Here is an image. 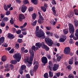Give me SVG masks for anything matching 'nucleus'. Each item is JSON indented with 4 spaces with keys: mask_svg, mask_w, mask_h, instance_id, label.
Listing matches in <instances>:
<instances>
[{
    "mask_svg": "<svg viewBox=\"0 0 78 78\" xmlns=\"http://www.w3.org/2000/svg\"><path fill=\"white\" fill-rule=\"evenodd\" d=\"M32 50H29V53L30 55V59L29 58H27V59H24L25 62H27L30 64H31L32 61L33 59V58H34V51H36V50H39V48L37 47H36L35 46H33L32 47Z\"/></svg>",
    "mask_w": 78,
    "mask_h": 78,
    "instance_id": "1",
    "label": "nucleus"
},
{
    "mask_svg": "<svg viewBox=\"0 0 78 78\" xmlns=\"http://www.w3.org/2000/svg\"><path fill=\"white\" fill-rule=\"evenodd\" d=\"M69 30L70 33L71 34L69 36L70 38H73L74 37V32L75 31V28L73 24L69 23Z\"/></svg>",
    "mask_w": 78,
    "mask_h": 78,
    "instance_id": "2",
    "label": "nucleus"
},
{
    "mask_svg": "<svg viewBox=\"0 0 78 78\" xmlns=\"http://www.w3.org/2000/svg\"><path fill=\"white\" fill-rule=\"evenodd\" d=\"M35 34L36 36L38 38H42V39H44L45 37V34L42 30H41L38 31H36Z\"/></svg>",
    "mask_w": 78,
    "mask_h": 78,
    "instance_id": "3",
    "label": "nucleus"
},
{
    "mask_svg": "<svg viewBox=\"0 0 78 78\" xmlns=\"http://www.w3.org/2000/svg\"><path fill=\"white\" fill-rule=\"evenodd\" d=\"M45 41L46 44L49 46H51L53 44V41L52 40L50 39L48 37H47L45 38Z\"/></svg>",
    "mask_w": 78,
    "mask_h": 78,
    "instance_id": "4",
    "label": "nucleus"
},
{
    "mask_svg": "<svg viewBox=\"0 0 78 78\" xmlns=\"http://www.w3.org/2000/svg\"><path fill=\"white\" fill-rule=\"evenodd\" d=\"M13 57L14 59H15L17 61V62H19L21 59V55L19 53H17L14 55Z\"/></svg>",
    "mask_w": 78,
    "mask_h": 78,
    "instance_id": "5",
    "label": "nucleus"
},
{
    "mask_svg": "<svg viewBox=\"0 0 78 78\" xmlns=\"http://www.w3.org/2000/svg\"><path fill=\"white\" fill-rule=\"evenodd\" d=\"M38 14L39 15V20H38V22L39 23H40V24H41V23H42L43 22H44V18H43V17L42 16H41V13L40 12H38Z\"/></svg>",
    "mask_w": 78,
    "mask_h": 78,
    "instance_id": "6",
    "label": "nucleus"
},
{
    "mask_svg": "<svg viewBox=\"0 0 78 78\" xmlns=\"http://www.w3.org/2000/svg\"><path fill=\"white\" fill-rule=\"evenodd\" d=\"M42 47L43 48L45 49L46 51H48L49 50V48L47 46L46 44H45V43L44 42H42Z\"/></svg>",
    "mask_w": 78,
    "mask_h": 78,
    "instance_id": "7",
    "label": "nucleus"
},
{
    "mask_svg": "<svg viewBox=\"0 0 78 78\" xmlns=\"http://www.w3.org/2000/svg\"><path fill=\"white\" fill-rule=\"evenodd\" d=\"M41 62L43 64H47L48 62V60L46 57H43L41 58Z\"/></svg>",
    "mask_w": 78,
    "mask_h": 78,
    "instance_id": "8",
    "label": "nucleus"
},
{
    "mask_svg": "<svg viewBox=\"0 0 78 78\" xmlns=\"http://www.w3.org/2000/svg\"><path fill=\"white\" fill-rule=\"evenodd\" d=\"M70 51V48L69 47H66L64 49V53L65 54H69Z\"/></svg>",
    "mask_w": 78,
    "mask_h": 78,
    "instance_id": "9",
    "label": "nucleus"
},
{
    "mask_svg": "<svg viewBox=\"0 0 78 78\" xmlns=\"http://www.w3.org/2000/svg\"><path fill=\"white\" fill-rule=\"evenodd\" d=\"M25 19V16L23 14H21L19 16V20L20 22H22L23 19Z\"/></svg>",
    "mask_w": 78,
    "mask_h": 78,
    "instance_id": "10",
    "label": "nucleus"
},
{
    "mask_svg": "<svg viewBox=\"0 0 78 78\" xmlns=\"http://www.w3.org/2000/svg\"><path fill=\"white\" fill-rule=\"evenodd\" d=\"M66 39H67L66 36H62L60 38L59 41L60 42H64L66 40Z\"/></svg>",
    "mask_w": 78,
    "mask_h": 78,
    "instance_id": "11",
    "label": "nucleus"
},
{
    "mask_svg": "<svg viewBox=\"0 0 78 78\" xmlns=\"http://www.w3.org/2000/svg\"><path fill=\"white\" fill-rule=\"evenodd\" d=\"M58 68H59V65L56 64H55L53 68V71H56V70L58 69Z\"/></svg>",
    "mask_w": 78,
    "mask_h": 78,
    "instance_id": "12",
    "label": "nucleus"
},
{
    "mask_svg": "<svg viewBox=\"0 0 78 78\" xmlns=\"http://www.w3.org/2000/svg\"><path fill=\"white\" fill-rule=\"evenodd\" d=\"M27 6L23 5H22V7H21L22 12L23 13L25 12V11H26V10H27Z\"/></svg>",
    "mask_w": 78,
    "mask_h": 78,
    "instance_id": "13",
    "label": "nucleus"
},
{
    "mask_svg": "<svg viewBox=\"0 0 78 78\" xmlns=\"http://www.w3.org/2000/svg\"><path fill=\"white\" fill-rule=\"evenodd\" d=\"M56 57L57 58V61L58 62H59L61 60V59H62V58L61 56H59V54H57L56 55Z\"/></svg>",
    "mask_w": 78,
    "mask_h": 78,
    "instance_id": "14",
    "label": "nucleus"
},
{
    "mask_svg": "<svg viewBox=\"0 0 78 78\" xmlns=\"http://www.w3.org/2000/svg\"><path fill=\"white\" fill-rule=\"evenodd\" d=\"M7 57L6 55H3L1 58V60L3 62H5L6 61Z\"/></svg>",
    "mask_w": 78,
    "mask_h": 78,
    "instance_id": "15",
    "label": "nucleus"
},
{
    "mask_svg": "<svg viewBox=\"0 0 78 78\" xmlns=\"http://www.w3.org/2000/svg\"><path fill=\"white\" fill-rule=\"evenodd\" d=\"M42 45V44L41 43H37L35 44V46L37 47L38 48H40Z\"/></svg>",
    "mask_w": 78,
    "mask_h": 78,
    "instance_id": "16",
    "label": "nucleus"
},
{
    "mask_svg": "<svg viewBox=\"0 0 78 78\" xmlns=\"http://www.w3.org/2000/svg\"><path fill=\"white\" fill-rule=\"evenodd\" d=\"M74 23L75 27H77L78 25V20L75 19H74Z\"/></svg>",
    "mask_w": 78,
    "mask_h": 78,
    "instance_id": "17",
    "label": "nucleus"
},
{
    "mask_svg": "<svg viewBox=\"0 0 78 78\" xmlns=\"http://www.w3.org/2000/svg\"><path fill=\"white\" fill-rule=\"evenodd\" d=\"M8 37L9 39H13L14 38L13 35L11 34H8Z\"/></svg>",
    "mask_w": 78,
    "mask_h": 78,
    "instance_id": "18",
    "label": "nucleus"
},
{
    "mask_svg": "<svg viewBox=\"0 0 78 78\" xmlns=\"http://www.w3.org/2000/svg\"><path fill=\"white\" fill-rule=\"evenodd\" d=\"M73 14H74V12H73L72 10H70V12L69 13V14L68 16L72 17L73 16Z\"/></svg>",
    "mask_w": 78,
    "mask_h": 78,
    "instance_id": "19",
    "label": "nucleus"
},
{
    "mask_svg": "<svg viewBox=\"0 0 78 78\" xmlns=\"http://www.w3.org/2000/svg\"><path fill=\"white\" fill-rule=\"evenodd\" d=\"M73 63V58L70 59L69 61V64L72 65Z\"/></svg>",
    "mask_w": 78,
    "mask_h": 78,
    "instance_id": "20",
    "label": "nucleus"
},
{
    "mask_svg": "<svg viewBox=\"0 0 78 78\" xmlns=\"http://www.w3.org/2000/svg\"><path fill=\"white\" fill-rule=\"evenodd\" d=\"M38 69V66L35 65L34 67L33 71L36 72Z\"/></svg>",
    "mask_w": 78,
    "mask_h": 78,
    "instance_id": "21",
    "label": "nucleus"
},
{
    "mask_svg": "<svg viewBox=\"0 0 78 78\" xmlns=\"http://www.w3.org/2000/svg\"><path fill=\"white\" fill-rule=\"evenodd\" d=\"M68 33L69 31L68 30V29H65L63 30V33L65 34H67Z\"/></svg>",
    "mask_w": 78,
    "mask_h": 78,
    "instance_id": "22",
    "label": "nucleus"
},
{
    "mask_svg": "<svg viewBox=\"0 0 78 78\" xmlns=\"http://www.w3.org/2000/svg\"><path fill=\"white\" fill-rule=\"evenodd\" d=\"M41 8L43 12H45L47 11V9L44 6H41Z\"/></svg>",
    "mask_w": 78,
    "mask_h": 78,
    "instance_id": "23",
    "label": "nucleus"
},
{
    "mask_svg": "<svg viewBox=\"0 0 78 78\" xmlns=\"http://www.w3.org/2000/svg\"><path fill=\"white\" fill-rule=\"evenodd\" d=\"M74 12L75 15L78 16V10L77 9H75L74 10Z\"/></svg>",
    "mask_w": 78,
    "mask_h": 78,
    "instance_id": "24",
    "label": "nucleus"
},
{
    "mask_svg": "<svg viewBox=\"0 0 78 78\" xmlns=\"http://www.w3.org/2000/svg\"><path fill=\"white\" fill-rule=\"evenodd\" d=\"M49 76L50 78H51L53 76V73L51 72V71L49 72Z\"/></svg>",
    "mask_w": 78,
    "mask_h": 78,
    "instance_id": "25",
    "label": "nucleus"
},
{
    "mask_svg": "<svg viewBox=\"0 0 78 78\" xmlns=\"http://www.w3.org/2000/svg\"><path fill=\"white\" fill-rule=\"evenodd\" d=\"M17 61L16 60H12L10 62L11 64H17Z\"/></svg>",
    "mask_w": 78,
    "mask_h": 78,
    "instance_id": "26",
    "label": "nucleus"
},
{
    "mask_svg": "<svg viewBox=\"0 0 78 78\" xmlns=\"http://www.w3.org/2000/svg\"><path fill=\"white\" fill-rule=\"evenodd\" d=\"M5 71H8L9 70V66H8V65H7L6 66H5Z\"/></svg>",
    "mask_w": 78,
    "mask_h": 78,
    "instance_id": "27",
    "label": "nucleus"
},
{
    "mask_svg": "<svg viewBox=\"0 0 78 78\" xmlns=\"http://www.w3.org/2000/svg\"><path fill=\"white\" fill-rule=\"evenodd\" d=\"M32 18L33 20H35V19H36V14L34 13L32 15Z\"/></svg>",
    "mask_w": 78,
    "mask_h": 78,
    "instance_id": "28",
    "label": "nucleus"
},
{
    "mask_svg": "<svg viewBox=\"0 0 78 78\" xmlns=\"http://www.w3.org/2000/svg\"><path fill=\"white\" fill-rule=\"evenodd\" d=\"M31 2L35 5H36L37 3V0H31Z\"/></svg>",
    "mask_w": 78,
    "mask_h": 78,
    "instance_id": "29",
    "label": "nucleus"
},
{
    "mask_svg": "<svg viewBox=\"0 0 78 78\" xmlns=\"http://www.w3.org/2000/svg\"><path fill=\"white\" fill-rule=\"evenodd\" d=\"M10 23L12 25H13V24H14V22L13 18H11V19L10 20Z\"/></svg>",
    "mask_w": 78,
    "mask_h": 78,
    "instance_id": "30",
    "label": "nucleus"
},
{
    "mask_svg": "<svg viewBox=\"0 0 78 78\" xmlns=\"http://www.w3.org/2000/svg\"><path fill=\"white\" fill-rule=\"evenodd\" d=\"M44 76L45 78H48V74L47 73H46L44 74Z\"/></svg>",
    "mask_w": 78,
    "mask_h": 78,
    "instance_id": "31",
    "label": "nucleus"
},
{
    "mask_svg": "<svg viewBox=\"0 0 78 78\" xmlns=\"http://www.w3.org/2000/svg\"><path fill=\"white\" fill-rule=\"evenodd\" d=\"M27 25V23H25L24 24H23V26H21L20 27V28H23L24 27H26Z\"/></svg>",
    "mask_w": 78,
    "mask_h": 78,
    "instance_id": "32",
    "label": "nucleus"
},
{
    "mask_svg": "<svg viewBox=\"0 0 78 78\" xmlns=\"http://www.w3.org/2000/svg\"><path fill=\"white\" fill-rule=\"evenodd\" d=\"M21 69L22 70H25L26 69V66L23 65L21 66Z\"/></svg>",
    "mask_w": 78,
    "mask_h": 78,
    "instance_id": "33",
    "label": "nucleus"
},
{
    "mask_svg": "<svg viewBox=\"0 0 78 78\" xmlns=\"http://www.w3.org/2000/svg\"><path fill=\"white\" fill-rule=\"evenodd\" d=\"M23 3L24 4H28L29 3V2L28 0H24L23 1Z\"/></svg>",
    "mask_w": 78,
    "mask_h": 78,
    "instance_id": "34",
    "label": "nucleus"
},
{
    "mask_svg": "<svg viewBox=\"0 0 78 78\" xmlns=\"http://www.w3.org/2000/svg\"><path fill=\"white\" fill-rule=\"evenodd\" d=\"M1 27H4L5 26V23L3 22H2L0 24Z\"/></svg>",
    "mask_w": 78,
    "mask_h": 78,
    "instance_id": "35",
    "label": "nucleus"
},
{
    "mask_svg": "<svg viewBox=\"0 0 78 78\" xmlns=\"http://www.w3.org/2000/svg\"><path fill=\"white\" fill-rule=\"evenodd\" d=\"M34 71L33 70H30V75L31 76H33V75H34Z\"/></svg>",
    "mask_w": 78,
    "mask_h": 78,
    "instance_id": "36",
    "label": "nucleus"
},
{
    "mask_svg": "<svg viewBox=\"0 0 78 78\" xmlns=\"http://www.w3.org/2000/svg\"><path fill=\"white\" fill-rule=\"evenodd\" d=\"M75 77L72 74H69L68 76V78H73Z\"/></svg>",
    "mask_w": 78,
    "mask_h": 78,
    "instance_id": "37",
    "label": "nucleus"
},
{
    "mask_svg": "<svg viewBox=\"0 0 78 78\" xmlns=\"http://www.w3.org/2000/svg\"><path fill=\"white\" fill-rule=\"evenodd\" d=\"M4 9L5 11H7L8 9V8L7 7L6 5L5 4L4 5Z\"/></svg>",
    "mask_w": 78,
    "mask_h": 78,
    "instance_id": "38",
    "label": "nucleus"
},
{
    "mask_svg": "<svg viewBox=\"0 0 78 78\" xmlns=\"http://www.w3.org/2000/svg\"><path fill=\"white\" fill-rule=\"evenodd\" d=\"M28 10L29 12L32 11H33V8L32 7H29L28 9Z\"/></svg>",
    "mask_w": 78,
    "mask_h": 78,
    "instance_id": "39",
    "label": "nucleus"
},
{
    "mask_svg": "<svg viewBox=\"0 0 78 78\" xmlns=\"http://www.w3.org/2000/svg\"><path fill=\"white\" fill-rule=\"evenodd\" d=\"M75 36H78V29H77L76 30V32L75 34Z\"/></svg>",
    "mask_w": 78,
    "mask_h": 78,
    "instance_id": "40",
    "label": "nucleus"
},
{
    "mask_svg": "<svg viewBox=\"0 0 78 78\" xmlns=\"http://www.w3.org/2000/svg\"><path fill=\"white\" fill-rule=\"evenodd\" d=\"M77 61V59H75L74 62L75 66H77V65H78V61Z\"/></svg>",
    "mask_w": 78,
    "mask_h": 78,
    "instance_id": "41",
    "label": "nucleus"
},
{
    "mask_svg": "<svg viewBox=\"0 0 78 78\" xmlns=\"http://www.w3.org/2000/svg\"><path fill=\"white\" fill-rule=\"evenodd\" d=\"M22 34L23 35H26L27 34V31H23L22 32Z\"/></svg>",
    "mask_w": 78,
    "mask_h": 78,
    "instance_id": "42",
    "label": "nucleus"
},
{
    "mask_svg": "<svg viewBox=\"0 0 78 78\" xmlns=\"http://www.w3.org/2000/svg\"><path fill=\"white\" fill-rule=\"evenodd\" d=\"M46 28L47 30H50L51 29V27H46Z\"/></svg>",
    "mask_w": 78,
    "mask_h": 78,
    "instance_id": "43",
    "label": "nucleus"
},
{
    "mask_svg": "<svg viewBox=\"0 0 78 78\" xmlns=\"http://www.w3.org/2000/svg\"><path fill=\"white\" fill-rule=\"evenodd\" d=\"M15 48L18 49L19 48V44H16Z\"/></svg>",
    "mask_w": 78,
    "mask_h": 78,
    "instance_id": "44",
    "label": "nucleus"
},
{
    "mask_svg": "<svg viewBox=\"0 0 78 78\" xmlns=\"http://www.w3.org/2000/svg\"><path fill=\"white\" fill-rule=\"evenodd\" d=\"M37 23V20H35V21L32 24L33 25V26H35V25H36Z\"/></svg>",
    "mask_w": 78,
    "mask_h": 78,
    "instance_id": "45",
    "label": "nucleus"
},
{
    "mask_svg": "<svg viewBox=\"0 0 78 78\" xmlns=\"http://www.w3.org/2000/svg\"><path fill=\"white\" fill-rule=\"evenodd\" d=\"M21 30H19L18 31H16V33L17 34H20V33H21Z\"/></svg>",
    "mask_w": 78,
    "mask_h": 78,
    "instance_id": "46",
    "label": "nucleus"
},
{
    "mask_svg": "<svg viewBox=\"0 0 78 78\" xmlns=\"http://www.w3.org/2000/svg\"><path fill=\"white\" fill-rule=\"evenodd\" d=\"M56 75H57V77H59L61 75V72H58L56 73Z\"/></svg>",
    "mask_w": 78,
    "mask_h": 78,
    "instance_id": "47",
    "label": "nucleus"
},
{
    "mask_svg": "<svg viewBox=\"0 0 78 78\" xmlns=\"http://www.w3.org/2000/svg\"><path fill=\"white\" fill-rule=\"evenodd\" d=\"M76 37H73V39H74V40H76L77 39H78V36H75Z\"/></svg>",
    "mask_w": 78,
    "mask_h": 78,
    "instance_id": "48",
    "label": "nucleus"
},
{
    "mask_svg": "<svg viewBox=\"0 0 78 78\" xmlns=\"http://www.w3.org/2000/svg\"><path fill=\"white\" fill-rule=\"evenodd\" d=\"M8 19V18L7 17H5L3 19V20L5 22H7Z\"/></svg>",
    "mask_w": 78,
    "mask_h": 78,
    "instance_id": "49",
    "label": "nucleus"
},
{
    "mask_svg": "<svg viewBox=\"0 0 78 78\" xmlns=\"http://www.w3.org/2000/svg\"><path fill=\"white\" fill-rule=\"evenodd\" d=\"M10 14V11H7L5 14L6 15H9V14Z\"/></svg>",
    "mask_w": 78,
    "mask_h": 78,
    "instance_id": "50",
    "label": "nucleus"
},
{
    "mask_svg": "<svg viewBox=\"0 0 78 78\" xmlns=\"http://www.w3.org/2000/svg\"><path fill=\"white\" fill-rule=\"evenodd\" d=\"M44 7V8H48V5L47 4H44V6H43Z\"/></svg>",
    "mask_w": 78,
    "mask_h": 78,
    "instance_id": "51",
    "label": "nucleus"
},
{
    "mask_svg": "<svg viewBox=\"0 0 78 78\" xmlns=\"http://www.w3.org/2000/svg\"><path fill=\"white\" fill-rule=\"evenodd\" d=\"M18 42L20 43H21L22 42V39H19L18 40Z\"/></svg>",
    "mask_w": 78,
    "mask_h": 78,
    "instance_id": "52",
    "label": "nucleus"
},
{
    "mask_svg": "<svg viewBox=\"0 0 78 78\" xmlns=\"http://www.w3.org/2000/svg\"><path fill=\"white\" fill-rule=\"evenodd\" d=\"M55 7H52L51 9L52 11L53 12H54V11H56V10H55Z\"/></svg>",
    "mask_w": 78,
    "mask_h": 78,
    "instance_id": "53",
    "label": "nucleus"
},
{
    "mask_svg": "<svg viewBox=\"0 0 78 78\" xmlns=\"http://www.w3.org/2000/svg\"><path fill=\"white\" fill-rule=\"evenodd\" d=\"M54 12V14L55 15V16L57 17L58 15V14H56V11H55L54 12Z\"/></svg>",
    "mask_w": 78,
    "mask_h": 78,
    "instance_id": "54",
    "label": "nucleus"
},
{
    "mask_svg": "<svg viewBox=\"0 0 78 78\" xmlns=\"http://www.w3.org/2000/svg\"><path fill=\"white\" fill-rule=\"evenodd\" d=\"M10 67L11 68V70H12L14 69V66L13 65L10 64Z\"/></svg>",
    "mask_w": 78,
    "mask_h": 78,
    "instance_id": "55",
    "label": "nucleus"
},
{
    "mask_svg": "<svg viewBox=\"0 0 78 78\" xmlns=\"http://www.w3.org/2000/svg\"><path fill=\"white\" fill-rule=\"evenodd\" d=\"M47 58H48V59H51V56H50V55H47Z\"/></svg>",
    "mask_w": 78,
    "mask_h": 78,
    "instance_id": "56",
    "label": "nucleus"
},
{
    "mask_svg": "<svg viewBox=\"0 0 78 78\" xmlns=\"http://www.w3.org/2000/svg\"><path fill=\"white\" fill-rule=\"evenodd\" d=\"M26 76L27 78H30V76L28 74H27Z\"/></svg>",
    "mask_w": 78,
    "mask_h": 78,
    "instance_id": "57",
    "label": "nucleus"
},
{
    "mask_svg": "<svg viewBox=\"0 0 78 78\" xmlns=\"http://www.w3.org/2000/svg\"><path fill=\"white\" fill-rule=\"evenodd\" d=\"M23 37V35L22 34H20L19 35V37H20V38H22V37Z\"/></svg>",
    "mask_w": 78,
    "mask_h": 78,
    "instance_id": "58",
    "label": "nucleus"
},
{
    "mask_svg": "<svg viewBox=\"0 0 78 78\" xmlns=\"http://www.w3.org/2000/svg\"><path fill=\"white\" fill-rule=\"evenodd\" d=\"M19 72H20V74H21V75H22V74H23V71L22 69H20Z\"/></svg>",
    "mask_w": 78,
    "mask_h": 78,
    "instance_id": "59",
    "label": "nucleus"
},
{
    "mask_svg": "<svg viewBox=\"0 0 78 78\" xmlns=\"http://www.w3.org/2000/svg\"><path fill=\"white\" fill-rule=\"evenodd\" d=\"M11 49V47H9L8 48H5V50H7V51H9Z\"/></svg>",
    "mask_w": 78,
    "mask_h": 78,
    "instance_id": "60",
    "label": "nucleus"
},
{
    "mask_svg": "<svg viewBox=\"0 0 78 78\" xmlns=\"http://www.w3.org/2000/svg\"><path fill=\"white\" fill-rule=\"evenodd\" d=\"M14 49H12L10 51H9L10 53H12L14 52Z\"/></svg>",
    "mask_w": 78,
    "mask_h": 78,
    "instance_id": "61",
    "label": "nucleus"
},
{
    "mask_svg": "<svg viewBox=\"0 0 78 78\" xmlns=\"http://www.w3.org/2000/svg\"><path fill=\"white\" fill-rule=\"evenodd\" d=\"M7 6L8 8H10L11 6V4H10L7 5Z\"/></svg>",
    "mask_w": 78,
    "mask_h": 78,
    "instance_id": "62",
    "label": "nucleus"
},
{
    "mask_svg": "<svg viewBox=\"0 0 78 78\" xmlns=\"http://www.w3.org/2000/svg\"><path fill=\"white\" fill-rule=\"evenodd\" d=\"M52 67H53V66H52V65L49 66V69H50V70H52Z\"/></svg>",
    "mask_w": 78,
    "mask_h": 78,
    "instance_id": "63",
    "label": "nucleus"
},
{
    "mask_svg": "<svg viewBox=\"0 0 78 78\" xmlns=\"http://www.w3.org/2000/svg\"><path fill=\"white\" fill-rule=\"evenodd\" d=\"M52 3L53 5H56V2H55V0L52 1Z\"/></svg>",
    "mask_w": 78,
    "mask_h": 78,
    "instance_id": "64",
    "label": "nucleus"
}]
</instances>
